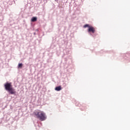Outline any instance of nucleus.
<instances>
[{"label": "nucleus", "instance_id": "f257e3e1", "mask_svg": "<svg viewBox=\"0 0 130 130\" xmlns=\"http://www.w3.org/2000/svg\"><path fill=\"white\" fill-rule=\"evenodd\" d=\"M35 115H36L37 118L40 119L41 121H44L46 119V115H45V113L43 112L42 111H36L34 112Z\"/></svg>", "mask_w": 130, "mask_h": 130}, {"label": "nucleus", "instance_id": "f03ea898", "mask_svg": "<svg viewBox=\"0 0 130 130\" xmlns=\"http://www.w3.org/2000/svg\"><path fill=\"white\" fill-rule=\"evenodd\" d=\"M4 87L5 88V90L8 91V92L11 94V95L16 94V90H15V89L13 88V86H12V83L7 82L4 84Z\"/></svg>", "mask_w": 130, "mask_h": 130}, {"label": "nucleus", "instance_id": "7ed1b4c3", "mask_svg": "<svg viewBox=\"0 0 130 130\" xmlns=\"http://www.w3.org/2000/svg\"><path fill=\"white\" fill-rule=\"evenodd\" d=\"M88 32L89 33H95L96 30L95 29V28L94 27L91 26L88 29Z\"/></svg>", "mask_w": 130, "mask_h": 130}, {"label": "nucleus", "instance_id": "20e7f679", "mask_svg": "<svg viewBox=\"0 0 130 130\" xmlns=\"http://www.w3.org/2000/svg\"><path fill=\"white\" fill-rule=\"evenodd\" d=\"M31 22H36L37 21V17H33L31 19Z\"/></svg>", "mask_w": 130, "mask_h": 130}, {"label": "nucleus", "instance_id": "39448f33", "mask_svg": "<svg viewBox=\"0 0 130 130\" xmlns=\"http://www.w3.org/2000/svg\"><path fill=\"white\" fill-rule=\"evenodd\" d=\"M55 90L56 91H60V90H61V86H59L55 87Z\"/></svg>", "mask_w": 130, "mask_h": 130}, {"label": "nucleus", "instance_id": "423d86ee", "mask_svg": "<svg viewBox=\"0 0 130 130\" xmlns=\"http://www.w3.org/2000/svg\"><path fill=\"white\" fill-rule=\"evenodd\" d=\"M22 67H23V63H20L18 64V69H21V68H22Z\"/></svg>", "mask_w": 130, "mask_h": 130}, {"label": "nucleus", "instance_id": "0eeeda50", "mask_svg": "<svg viewBox=\"0 0 130 130\" xmlns=\"http://www.w3.org/2000/svg\"><path fill=\"white\" fill-rule=\"evenodd\" d=\"M91 26H90L89 24H85L84 25V28H87V27L88 28V29Z\"/></svg>", "mask_w": 130, "mask_h": 130}]
</instances>
